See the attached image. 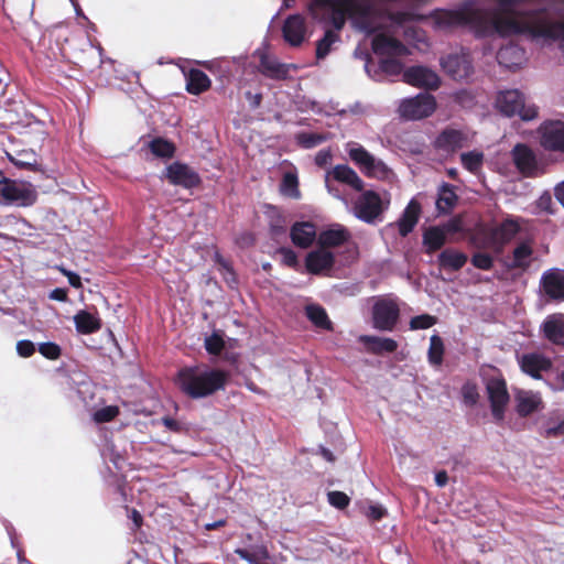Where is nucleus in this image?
<instances>
[{
  "label": "nucleus",
  "mask_w": 564,
  "mask_h": 564,
  "mask_svg": "<svg viewBox=\"0 0 564 564\" xmlns=\"http://www.w3.org/2000/svg\"><path fill=\"white\" fill-rule=\"evenodd\" d=\"M495 9L467 8L463 10H438L431 15V22L436 30H449L456 26L467 25L478 36L498 34L502 37L512 36L518 32L533 29L532 18L513 10L509 4L512 0H497Z\"/></svg>",
  "instance_id": "obj_1"
},
{
  "label": "nucleus",
  "mask_w": 564,
  "mask_h": 564,
  "mask_svg": "<svg viewBox=\"0 0 564 564\" xmlns=\"http://www.w3.org/2000/svg\"><path fill=\"white\" fill-rule=\"evenodd\" d=\"M310 11L314 19L332 23L337 31L348 17L358 30L368 34L383 29L388 21L402 25L417 18L411 12H382L373 0H314Z\"/></svg>",
  "instance_id": "obj_2"
},
{
  "label": "nucleus",
  "mask_w": 564,
  "mask_h": 564,
  "mask_svg": "<svg viewBox=\"0 0 564 564\" xmlns=\"http://www.w3.org/2000/svg\"><path fill=\"white\" fill-rule=\"evenodd\" d=\"M230 380V370L200 364L178 369L174 383L185 397L199 400L225 391Z\"/></svg>",
  "instance_id": "obj_3"
},
{
  "label": "nucleus",
  "mask_w": 564,
  "mask_h": 564,
  "mask_svg": "<svg viewBox=\"0 0 564 564\" xmlns=\"http://www.w3.org/2000/svg\"><path fill=\"white\" fill-rule=\"evenodd\" d=\"M345 150L349 159L367 177L379 181H392L395 177L393 171L381 159L376 158L361 144L350 141L346 143Z\"/></svg>",
  "instance_id": "obj_4"
},
{
  "label": "nucleus",
  "mask_w": 564,
  "mask_h": 564,
  "mask_svg": "<svg viewBox=\"0 0 564 564\" xmlns=\"http://www.w3.org/2000/svg\"><path fill=\"white\" fill-rule=\"evenodd\" d=\"M372 50L381 55L380 68L388 75H399L402 72V64L395 58L406 55L408 48L397 39L384 34H377L372 40Z\"/></svg>",
  "instance_id": "obj_5"
},
{
  "label": "nucleus",
  "mask_w": 564,
  "mask_h": 564,
  "mask_svg": "<svg viewBox=\"0 0 564 564\" xmlns=\"http://www.w3.org/2000/svg\"><path fill=\"white\" fill-rule=\"evenodd\" d=\"M37 199L35 187L26 182L3 178L0 186V205L32 206Z\"/></svg>",
  "instance_id": "obj_6"
},
{
  "label": "nucleus",
  "mask_w": 564,
  "mask_h": 564,
  "mask_svg": "<svg viewBox=\"0 0 564 564\" xmlns=\"http://www.w3.org/2000/svg\"><path fill=\"white\" fill-rule=\"evenodd\" d=\"M496 104L499 111L508 117L517 115L523 120H532L538 116V108L527 104L523 95L517 89L501 91Z\"/></svg>",
  "instance_id": "obj_7"
},
{
  "label": "nucleus",
  "mask_w": 564,
  "mask_h": 564,
  "mask_svg": "<svg viewBox=\"0 0 564 564\" xmlns=\"http://www.w3.org/2000/svg\"><path fill=\"white\" fill-rule=\"evenodd\" d=\"M522 223L523 220L520 218L508 217L501 223L484 229L486 245L500 252L519 234Z\"/></svg>",
  "instance_id": "obj_8"
},
{
  "label": "nucleus",
  "mask_w": 564,
  "mask_h": 564,
  "mask_svg": "<svg viewBox=\"0 0 564 564\" xmlns=\"http://www.w3.org/2000/svg\"><path fill=\"white\" fill-rule=\"evenodd\" d=\"M400 307L390 297H377L372 305L371 318L376 329L391 332L398 324Z\"/></svg>",
  "instance_id": "obj_9"
},
{
  "label": "nucleus",
  "mask_w": 564,
  "mask_h": 564,
  "mask_svg": "<svg viewBox=\"0 0 564 564\" xmlns=\"http://www.w3.org/2000/svg\"><path fill=\"white\" fill-rule=\"evenodd\" d=\"M436 109L435 97L430 94H419L415 97L402 99L398 111L406 120H421L430 117Z\"/></svg>",
  "instance_id": "obj_10"
},
{
  "label": "nucleus",
  "mask_w": 564,
  "mask_h": 564,
  "mask_svg": "<svg viewBox=\"0 0 564 564\" xmlns=\"http://www.w3.org/2000/svg\"><path fill=\"white\" fill-rule=\"evenodd\" d=\"M381 196L373 191H365L354 204V215L366 223H372L388 207Z\"/></svg>",
  "instance_id": "obj_11"
},
{
  "label": "nucleus",
  "mask_w": 564,
  "mask_h": 564,
  "mask_svg": "<svg viewBox=\"0 0 564 564\" xmlns=\"http://www.w3.org/2000/svg\"><path fill=\"white\" fill-rule=\"evenodd\" d=\"M486 390L492 416L497 422H501L505 417V410L510 399L506 381L501 378H490L487 382Z\"/></svg>",
  "instance_id": "obj_12"
},
{
  "label": "nucleus",
  "mask_w": 564,
  "mask_h": 564,
  "mask_svg": "<svg viewBox=\"0 0 564 564\" xmlns=\"http://www.w3.org/2000/svg\"><path fill=\"white\" fill-rule=\"evenodd\" d=\"M474 133L467 130L445 129L435 141L438 149L446 152H455L459 149L471 145Z\"/></svg>",
  "instance_id": "obj_13"
},
{
  "label": "nucleus",
  "mask_w": 564,
  "mask_h": 564,
  "mask_svg": "<svg viewBox=\"0 0 564 564\" xmlns=\"http://www.w3.org/2000/svg\"><path fill=\"white\" fill-rule=\"evenodd\" d=\"M441 66L454 79L467 78L473 73L471 59L465 52L452 53L442 57Z\"/></svg>",
  "instance_id": "obj_14"
},
{
  "label": "nucleus",
  "mask_w": 564,
  "mask_h": 564,
  "mask_svg": "<svg viewBox=\"0 0 564 564\" xmlns=\"http://www.w3.org/2000/svg\"><path fill=\"white\" fill-rule=\"evenodd\" d=\"M540 143L547 151L564 153V122L550 121L539 129Z\"/></svg>",
  "instance_id": "obj_15"
},
{
  "label": "nucleus",
  "mask_w": 564,
  "mask_h": 564,
  "mask_svg": "<svg viewBox=\"0 0 564 564\" xmlns=\"http://www.w3.org/2000/svg\"><path fill=\"white\" fill-rule=\"evenodd\" d=\"M403 82L415 87L437 89L441 84L440 76L425 66H413L403 72Z\"/></svg>",
  "instance_id": "obj_16"
},
{
  "label": "nucleus",
  "mask_w": 564,
  "mask_h": 564,
  "mask_svg": "<svg viewBox=\"0 0 564 564\" xmlns=\"http://www.w3.org/2000/svg\"><path fill=\"white\" fill-rule=\"evenodd\" d=\"M512 159L518 171L523 176L534 177L542 172L534 152L524 144H517L513 148Z\"/></svg>",
  "instance_id": "obj_17"
},
{
  "label": "nucleus",
  "mask_w": 564,
  "mask_h": 564,
  "mask_svg": "<svg viewBox=\"0 0 564 564\" xmlns=\"http://www.w3.org/2000/svg\"><path fill=\"white\" fill-rule=\"evenodd\" d=\"M541 285L546 296L551 300H564V270L550 269L541 278Z\"/></svg>",
  "instance_id": "obj_18"
},
{
  "label": "nucleus",
  "mask_w": 564,
  "mask_h": 564,
  "mask_svg": "<svg viewBox=\"0 0 564 564\" xmlns=\"http://www.w3.org/2000/svg\"><path fill=\"white\" fill-rule=\"evenodd\" d=\"M166 177L170 183L185 188H192L199 183L198 174L189 166L173 163L166 169Z\"/></svg>",
  "instance_id": "obj_19"
},
{
  "label": "nucleus",
  "mask_w": 564,
  "mask_h": 564,
  "mask_svg": "<svg viewBox=\"0 0 564 564\" xmlns=\"http://www.w3.org/2000/svg\"><path fill=\"white\" fill-rule=\"evenodd\" d=\"M256 55L259 57V72L272 79H285L289 75V66L281 64L274 56L265 51L258 50Z\"/></svg>",
  "instance_id": "obj_20"
},
{
  "label": "nucleus",
  "mask_w": 564,
  "mask_h": 564,
  "mask_svg": "<svg viewBox=\"0 0 564 564\" xmlns=\"http://www.w3.org/2000/svg\"><path fill=\"white\" fill-rule=\"evenodd\" d=\"M540 329L545 339L564 347V314L549 315L541 324Z\"/></svg>",
  "instance_id": "obj_21"
},
{
  "label": "nucleus",
  "mask_w": 564,
  "mask_h": 564,
  "mask_svg": "<svg viewBox=\"0 0 564 564\" xmlns=\"http://www.w3.org/2000/svg\"><path fill=\"white\" fill-rule=\"evenodd\" d=\"M305 22L301 15H291L285 20L283 36L289 44L292 46L300 45L305 40Z\"/></svg>",
  "instance_id": "obj_22"
},
{
  "label": "nucleus",
  "mask_w": 564,
  "mask_h": 564,
  "mask_svg": "<svg viewBox=\"0 0 564 564\" xmlns=\"http://www.w3.org/2000/svg\"><path fill=\"white\" fill-rule=\"evenodd\" d=\"M334 264V254L325 248L311 251L306 256V269L313 274H318L332 269Z\"/></svg>",
  "instance_id": "obj_23"
},
{
  "label": "nucleus",
  "mask_w": 564,
  "mask_h": 564,
  "mask_svg": "<svg viewBox=\"0 0 564 564\" xmlns=\"http://www.w3.org/2000/svg\"><path fill=\"white\" fill-rule=\"evenodd\" d=\"M533 260V247L530 240L519 242L512 250L508 262L509 269L527 270Z\"/></svg>",
  "instance_id": "obj_24"
},
{
  "label": "nucleus",
  "mask_w": 564,
  "mask_h": 564,
  "mask_svg": "<svg viewBox=\"0 0 564 564\" xmlns=\"http://www.w3.org/2000/svg\"><path fill=\"white\" fill-rule=\"evenodd\" d=\"M519 362L522 371L535 379H540L541 372L552 367V361L545 355H522Z\"/></svg>",
  "instance_id": "obj_25"
},
{
  "label": "nucleus",
  "mask_w": 564,
  "mask_h": 564,
  "mask_svg": "<svg viewBox=\"0 0 564 564\" xmlns=\"http://www.w3.org/2000/svg\"><path fill=\"white\" fill-rule=\"evenodd\" d=\"M349 239L348 230L341 225H333L318 235V243L322 248L338 247Z\"/></svg>",
  "instance_id": "obj_26"
},
{
  "label": "nucleus",
  "mask_w": 564,
  "mask_h": 564,
  "mask_svg": "<svg viewBox=\"0 0 564 564\" xmlns=\"http://www.w3.org/2000/svg\"><path fill=\"white\" fill-rule=\"evenodd\" d=\"M421 214V205L417 200L411 199L405 207L402 217L398 221L399 232L401 236L410 234L417 224Z\"/></svg>",
  "instance_id": "obj_27"
},
{
  "label": "nucleus",
  "mask_w": 564,
  "mask_h": 564,
  "mask_svg": "<svg viewBox=\"0 0 564 564\" xmlns=\"http://www.w3.org/2000/svg\"><path fill=\"white\" fill-rule=\"evenodd\" d=\"M315 238V226L311 223H297L291 229V239L300 248L310 247Z\"/></svg>",
  "instance_id": "obj_28"
},
{
  "label": "nucleus",
  "mask_w": 564,
  "mask_h": 564,
  "mask_svg": "<svg viewBox=\"0 0 564 564\" xmlns=\"http://www.w3.org/2000/svg\"><path fill=\"white\" fill-rule=\"evenodd\" d=\"M359 341L372 352H392L398 348L397 341L388 337L360 336Z\"/></svg>",
  "instance_id": "obj_29"
},
{
  "label": "nucleus",
  "mask_w": 564,
  "mask_h": 564,
  "mask_svg": "<svg viewBox=\"0 0 564 564\" xmlns=\"http://www.w3.org/2000/svg\"><path fill=\"white\" fill-rule=\"evenodd\" d=\"M330 173L336 181L345 183L356 191H362L364 181L350 166L345 164L336 165Z\"/></svg>",
  "instance_id": "obj_30"
},
{
  "label": "nucleus",
  "mask_w": 564,
  "mask_h": 564,
  "mask_svg": "<svg viewBox=\"0 0 564 564\" xmlns=\"http://www.w3.org/2000/svg\"><path fill=\"white\" fill-rule=\"evenodd\" d=\"M210 87L209 77L199 69H191L186 74V90L193 95H199Z\"/></svg>",
  "instance_id": "obj_31"
},
{
  "label": "nucleus",
  "mask_w": 564,
  "mask_h": 564,
  "mask_svg": "<svg viewBox=\"0 0 564 564\" xmlns=\"http://www.w3.org/2000/svg\"><path fill=\"white\" fill-rule=\"evenodd\" d=\"M517 412L520 416L527 417L540 409L542 401L538 394L520 392L517 398Z\"/></svg>",
  "instance_id": "obj_32"
},
{
  "label": "nucleus",
  "mask_w": 564,
  "mask_h": 564,
  "mask_svg": "<svg viewBox=\"0 0 564 564\" xmlns=\"http://www.w3.org/2000/svg\"><path fill=\"white\" fill-rule=\"evenodd\" d=\"M437 260L442 268L457 271L466 264L467 256L454 249H445Z\"/></svg>",
  "instance_id": "obj_33"
},
{
  "label": "nucleus",
  "mask_w": 564,
  "mask_h": 564,
  "mask_svg": "<svg viewBox=\"0 0 564 564\" xmlns=\"http://www.w3.org/2000/svg\"><path fill=\"white\" fill-rule=\"evenodd\" d=\"M523 53L517 45H507L501 47L497 53V61L500 65L512 68L521 64Z\"/></svg>",
  "instance_id": "obj_34"
},
{
  "label": "nucleus",
  "mask_w": 564,
  "mask_h": 564,
  "mask_svg": "<svg viewBox=\"0 0 564 564\" xmlns=\"http://www.w3.org/2000/svg\"><path fill=\"white\" fill-rule=\"evenodd\" d=\"M457 200L458 197L454 191V187L449 184H443L438 189L436 208L440 213L447 214L454 208Z\"/></svg>",
  "instance_id": "obj_35"
},
{
  "label": "nucleus",
  "mask_w": 564,
  "mask_h": 564,
  "mask_svg": "<svg viewBox=\"0 0 564 564\" xmlns=\"http://www.w3.org/2000/svg\"><path fill=\"white\" fill-rule=\"evenodd\" d=\"M446 234L441 226H434L425 230L423 242L429 252L441 249L446 242Z\"/></svg>",
  "instance_id": "obj_36"
},
{
  "label": "nucleus",
  "mask_w": 564,
  "mask_h": 564,
  "mask_svg": "<svg viewBox=\"0 0 564 564\" xmlns=\"http://www.w3.org/2000/svg\"><path fill=\"white\" fill-rule=\"evenodd\" d=\"M76 328L79 333L88 334L100 328V319L97 315L80 311L74 316Z\"/></svg>",
  "instance_id": "obj_37"
},
{
  "label": "nucleus",
  "mask_w": 564,
  "mask_h": 564,
  "mask_svg": "<svg viewBox=\"0 0 564 564\" xmlns=\"http://www.w3.org/2000/svg\"><path fill=\"white\" fill-rule=\"evenodd\" d=\"M9 160L19 167L35 170L37 166L36 154L32 150L18 151L14 154H8Z\"/></svg>",
  "instance_id": "obj_38"
},
{
  "label": "nucleus",
  "mask_w": 564,
  "mask_h": 564,
  "mask_svg": "<svg viewBox=\"0 0 564 564\" xmlns=\"http://www.w3.org/2000/svg\"><path fill=\"white\" fill-rule=\"evenodd\" d=\"M306 316L316 327L323 329L332 328V322L329 321L326 311L319 305L306 306Z\"/></svg>",
  "instance_id": "obj_39"
},
{
  "label": "nucleus",
  "mask_w": 564,
  "mask_h": 564,
  "mask_svg": "<svg viewBox=\"0 0 564 564\" xmlns=\"http://www.w3.org/2000/svg\"><path fill=\"white\" fill-rule=\"evenodd\" d=\"M462 165L469 172L478 173L484 164V153L477 150L460 154Z\"/></svg>",
  "instance_id": "obj_40"
},
{
  "label": "nucleus",
  "mask_w": 564,
  "mask_h": 564,
  "mask_svg": "<svg viewBox=\"0 0 564 564\" xmlns=\"http://www.w3.org/2000/svg\"><path fill=\"white\" fill-rule=\"evenodd\" d=\"M235 553L242 560L249 563L258 562L259 560H268L270 557L269 551L265 546H257L252 551L247 549H237Z\"/></svg>",
  "instance_id": "obj_41"
},
{
  "label": "nucleus",
  "mask_w": 564,
  "mask_h": 564,
  "mask_svg": "<svg viewBox=\"0 0 564 564\" xmlns=\"http://www.w3.org/2000/svg\"><path fill=\"white\" fill-rule=\"evenodd\" d=\"M338 41V35L332 30H327L322 40L318 41L316 47V57L324 58L330 51V46Z\"/></svg>",
  "instance_id": "obj_42"
},
{
  "label": "nucleus",
  "mask_w": 564,
  "mask_h": 564,
  "mask_svg": "<svg viewBox=\"0 0 564 564\" xmlns=\"http://www.w3.org/2000/svg\"><path fill=\"white\" fill-rule=\"evenodd\" d=\"M297 177L293 173H285L281 184V192L290 197L299 198L300 192L297 188Z\"/></svg>",
  "instance_id": "obj_43"
},
{
  "label": "nucleus",
  "mask_w": 564,
  "mask_h": 564,
  "mask_svg": "<svg viewBox=\"0 0 564 564\" xmlns=\"http://www.w3.org/2000/svg\"><path fill=\"white\" fill-rule=\"evenodd\" d=\"M150 149L153 154L161 158H170L174 153V145L163 139H155L150 143Z\"/></svg>",
  "instance_id": "obj_44"
},
{
  "label": "nucleus",
  "mask_w": 564,
  "mask_h": 564,
  "mask_svg": "<svg viewBox=\"0 0 564 564\" xmlns=\"http://www.w3.org/2000/svg\"><path fill=\"white\" fill-rule=\"evenodd\" d=\"M214 259L218 265V271L221 274L223 273L230 274V278H227L225 275V281L227 282L228 285L234 286L237 282V280H236V274L232 270L230 262L227 261L226 259H224L219 252H215Z\"/></svg>",
  "instance_id": "obj_45"
},
{
  "label": "nucleus",
  "mask_w": 564,
  "mask_h": 564,
  "mask_svg": "<svg viewBox=\"0 0 564 564\" xmlns=\"http://www.w3.org/2000/svg\"><path fill=\"white\" fill-rule=\"evenodd\" d=\"M205 347L207 352H220L227 348L223 334L219 332H214L205 338Z\"/></svg>",
  "instance_id": "obj_46"
},
{
  "label": "nucleus",
  "mask_w": 564,
  "mask_h": 564,
  "mask_svg": "<svg viewBox=\"0 0 564 564\" xmlns=\"http://www.w3.org/2000/svg\"><path fill=\"white\" fill-rule=\"evenodd\" d=\"M119 414V409L116 405H108L97 410L94 413V420L97 423H107L115 420Z\"/></svg>",
  "instance_id": "obj_47"
},
{
  "label": "nucleus",
  "mask_w": 564,
  "mask_h": 564,
  "mask_svg": "<svg viewBox=\"0 0 564 564\" xmlns=\"http://www.w3.org/2000/svg\"><path fill=\"white\" fill-rule=\"evenodd\" d=\"M543 436L546 438L564 437V420L557 423L550 420L544 427Z\"/></svg>",
  "instance_id": "obj_48"
},
{
  "label": "nucleus",
  "mask_w": 564,
  "mask_h": 564,
  "mask_svg": "<svg viewBox=\"0 0 564 564\" xmlns=\"http://www.w3.org/2000/svg\"><path fill=\"white\" fill-rule=\"evenodd\" d=\"M436 323V317L429 315V314H422L419 316L413 317L410 321V327L411 329H426L432 327Z\"/></svg>",
  "instance_id": "obj_49"
},
{
  "label": "nucleus",
  "mask_w": 564,
  "mask_h": 564,
  "mask_svg": "<svg viewBox=\"0 0 564 564\" xmlns=\"http://www.w3.org/2000/svg\"><path fill=\"white\" fill-rule=\"evenodd\" d=\"M327 498H328V502L337 508V509H345L346 507H348L349 502H350V499L349 497L343 492V491H329L327 494Z\"/></svg>",
  "instance_id": "obj_50"
},
{
  "label": "nucleus",
  "mask_w": 564,
  "mask_h": 564,
  "mask_svg": "<svg viewBox=\"0 0 564 564\" xmlns=\"http://www.w3.org/2000/svg\"><path fill=\"white\" fill-rule=\"evenodd\" d=\"M474 267L480 270H490L494 265V259L488 253L477 252L471 257Z\"/></svg>",
  "instance_id": "obj_51"
},
{
  "label": "nucleus",
  "mask_w": 564,
  "mask_h": 564,
  "mask_svg": "<svg viewBox=\"0 0 564 564\" xmlns=\"http://www.w3.org/2000/svg\"><path fill=\"white\" fill-rule=\"evenodd\" d=\"M462 393L464 398V402L468 405H474L477 403L479 393L477 390L476 384L473 383H465L462 388Z\"/></svg>",
  "instance_id": "obj_52"
},
{
  "label": "nucleus",
  "mask_w": 564,
  "mask_h": 564,
  "mask_svg": "<svg viewBox=\"0 0 564 564\" xmlns=\"http://www.w3.org/2000/svg\"><path fill=\"white\" fill-rule=\"evenodd\" d=\"M301 144L305 148H313L321 144L325 137L316 133H303L299 137Z\"/></svg>",
  "instance_id": "obj_53"
},
{
  "label": "nucleus",
  "mask_w": 564,
  "mask_h": 564,
  "mask_svg": "<svg viewBox=\"0 0 564 564\" xmlns=\"http://www.w3.org/2000/svg\"><path fill=\"white\" fill-rule=\"evenodd\" d=\"M278 253L281 256V261L284 265L295 268L297 265V257L295 252L289 248H280Z\"/></svg>",
  "instance_id": "obj_54"
},
{
  "label": "nucleus",
  "mask_w": 564,
  "mask_h": 564,
  "mask_svg": "<svg viewBox=\"0 0 564 564\" xmlns=\"http://www.w3.org/2000/svg\"><path fill=\"white\" fill-rule=\"evenodd\" d=\"M446 235H452L463 230V220L460 217H454L441 226Z\"/></svg>",
  "instance_id": "obj_55"
},
{
  "label": "nucleus",
  "mask_w": 564,
  "mask_h": 564,
  "mask_svg": "<svg viewBox=\"0 0 564 564\" xmlns=\"http://www.w3.org/2000/svg\"><path fill=\"white\" fill-rule=\"evenodd\" d=\"M387 510L380 505H371L368 507L366 516L372 521H379L386 517Z\"/></svg>",
  "instance_id": "obj_56"
},
{
  "label": "nucleus",
  "mask_w": 564,
  "mask_h": 564,
  "mask_svg": "<svg viewBox=\"0 0 564 564\" xmlns=\"http://www.w3.org/2000/svg\"><path fill=\"white\" fill-rule=\"evenodd\" d=\"M57 270L63 274L65 275L67 279H68V282L69 284L75 288V289H80L83 288V284H82V280H80V276L70 271V270H67L65 269L64 267H57Z\"/></svg>",
  "instance_id": "obj_57"
},
{
  "label": "nucleus",
  "mask_w": 564,
  "mask_h": 564,
  "mask_svg": "<svg viewBox=\"0 0 564 564\" xmlns=\"http://www.w3.org/2000/svg\"><path fill=\"white\" fill-rule=\"evenodd\" d=\"M332 161V152L330 150H321L315 156V163L323 167L329 164Z\"/></svg>",
  "instance_id": "obj_58"
},
{
  "label": "nucleus",
  "mask_w": 564,
  "mask_h": 564,
  "mask_svg": "<svg viewBox=\"0 0 564 564\" xmlns=\"http://www.w3.org/2000/svg\"><path fill=\"white\" fill-rule=\"evenodd\" d=\"M127 511L129 512V518L132 520L134 524V530H138L143 524V517L137 509H129L126 507Z\"/></svg>",
  "instance_id": "obj_59"
},
{
  "label": "nucleus",
  "mask_w": 564,
  "mask_h": 564,
  "mask_svg": "<svg viewBox=\"0 0 564 564\" xmlns=\"http://www.w3.org/2000/svg\"><path fill=\"white\" fill-rule=\"evenodd\" d=\"M443 351H444V345H443L442 338L437 335H433L431 337L429 352H443Z\"/></svg>",
  "instance_id": "obj_60"
},
{
  "label": "nucleus",
  "mask_w": 564,
  "mask_h": 564,
  "mask_svg": "<svg viewBox=\"0 0 564 564\" xmlns=\"http://www.w3.org/2000/svg\"><path fill=\"white\" fill-rule=\"evenodd\" d=\"M162 423H163V425H164L167 430H170V431H172V432H176V433H177V432H180V431H181V424H180V422H178V421H176V420H175V419H173V417L164 416V417H162Z\"/></svg>",
  "instance_id": "obj_61"
},
{
  "label": "nucleus",
  "mask_w": 564,
  "mask_h": 564,
  "mask_svg": "<svg viewBox=\"0 0 564 564\" xmlns=\"http://www.w3.org/2000/svg\"><path fill=\"white\" fill-rule=\"evenodd\" d=\"M17 352H35V345L30 340H20L17 344Z\"/></svg>",
  "instance_id": "obj_62"
},
{
  "label": "nucleus",
  "mask_w": 564,
  "mask_h": 564,
  "mask_svg": "<svg viewBox=\"0 0 564 564\" xmlns=\"http://www.w3.org/2000/svg\"><path fill=\"white\" fill-rule=\"evenodd\" d=\"M48 297L54 301L65 302L67 300V291L65 289H54L51 291Z\"/></svg>",
  "instance_id": "obj_63"
},
{
  "label": "nucleus",
  "mask_w": 564,
  "mask_h": 564,
  "mask_svg": "<svg viewBox=\"0 0 564 564\" xmlns=\"http://www.w3.org/2000/svg\"><path fill=\"white\" fill-rule=\"evenodd\" d=\"M435 482L438 487H444L448 482V475L446 470H440L435 475Z\"/></svg>",
  "instance_id": "obj_64"
}]
</instances>
